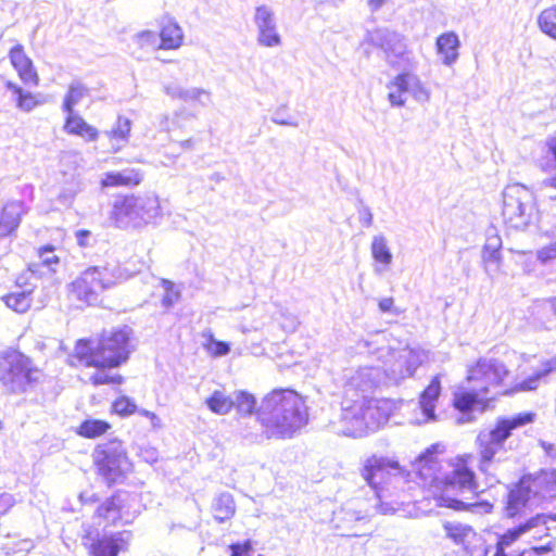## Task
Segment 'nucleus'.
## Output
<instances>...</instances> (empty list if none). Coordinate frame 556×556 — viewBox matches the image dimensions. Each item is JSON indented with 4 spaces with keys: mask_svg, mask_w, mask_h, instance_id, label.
<instances>
[{
    "mask_svg": "<svg viewBox=\"0 0 556 556\" xmlns=\"http://www.w3.org/2000/svg\"><path fill=\"white\" fill-rule=\"evenodd\" d=\"M307 421L304 400L289 389L271 391L256 410V422L261 427V437L265 439H291Z\"/></svg>",
    "mask_w": 556,
    "mask_h": 556,
    "instance_id": "obj_1",
    "label": "nucleus"
},
{
    "mask_svg": "<svg viewBox=\"0 0 556 556\" xmlns=\"http://www.w3.org/2000/svg\"><path fill=\"white\" fill-rule=\"evenodd\" d=\"M533 417L532 413H522L511 418L500 419L493 429L480 431L477 435V468L489 484L501 483L507 477L511 462L507 457H502L505 441L514 429L532 422Z\"/></svg>",
    "mask_w": 556,
    "mask_h": 556,
    "instance_id": "obj_2",
    "label": "nucleus"
},
{
    "mask_svg": "<svg viewBox=\"0 0 556 556\" xmlns=\"http://www.w3.org/2000/svg\"><path fill=\"white\" fill-rule=\"evenodd\" d=\"M362 477L375 490L376 508L382 515L399 513L408 500L403 488L407 480L396 460L374 455L365 462Z\"/></svg>",
    "mask_w": 556,
    "mask_h": 556,
    "instance_id": "obj_3",
    "label": "nucleus"
},
{
    "mask_svg": "<svg viewBox=\"0 0 556 556\" xmlns=\"http://www.w3.org/2000/svg\"><path fill=\"white\" fill-rule=\"evenodd\" d=\"M508 376L505 364L496 358H480L468 369L466 391L454 395L455 407L466 413L476 404L493 400L500 394V387Z\"/></svg>",
    "mask_w": 556,
    "mask_h": 556,
    "instance_id": "obj_4",
    "label": "nucleus"
},
{
    "mask_svg": "<svg viewBox=\"0 0 556 556\" xmlns=\"http://www.w3.org/2000/svg\"><path fill=\"white\" fill-rule=\"evenodd\" d=\"M131 329L125 326L103 333L98 342L81 339L74 348L73 358L87 367H118L128 359L131 352Z\"/></svg>",
    "mask_w": 556,
    "mask_h": 556,
    "instance_id": "obj_5",
    "label": "nucleus"
},
{
    "mask_svg": "<svg viewBox=\"0 0 556 556\" xmlns=\"http://www.w3.org/2000/svg\"><path fill=\"white\" fill-rule=\"evenodd\" d=\"M556 502V483L545 475L525 476L508 492L504 511L506 517L516 518L538 508L540 513H554L549 508Z\"/></svg>",
    "mask_w": 556,
    "mask_h": 556,
    "instance_id": "obj_6",
    "label": "nucleus"
},
{
    "mask_svg": "<svg viewBox=\"0 0 556 556\" xmlns=\"http://www.w3.org/2000/svg\"><path fill=\"white\" fill-rule=\"evenodd\" d=\"M162 217L159 197L153 192L117 197L112 205L110 219L121 229L142 228Z\"/></svg>",
    "mask_w": 556,
    "mask_h": 556,
    "instance_id": "obj_7",
    "label": "nucleus"
},
{
    "mask_svg": "<svg viewBox=\"0 0 556 556\" xmlns=\"http://www.w3.org/2000/svg\"><path fill=\"white\" fill-rule=\"evenodd\" d=\"M502 215L508 227L526 229L535 215L533 192L520 184L507 186L503 191Z\"/></svg>",
    "mask_w": 556,
    "mask_h": 556,
    "instance_id": "obj_8",
    "label": "nucleus"
},
{
    "mask_svg": "<svg viewBox=\"0 0 556 556\" xmlns=\"http://www.w3.org/2000/svg\"><path fill=\"white\" fill-rule=\"evenodd\" d=\"M92 456L99 475L109 485L122 481L131 469V463L119 440L99 444Z\"/></svg>",
    "mask_w": 556,
    "mask_h": 556,
    "instance_id": "obj_9",
    "label": "nucleus"
},
{
    "mask_svg": "<svg viewBox=\"0 0 556 556\" xmlns=\"http://www.w3.org/2000/svg\"><path fill=\"white\" fill-rule=\"evenodd\" d=\"M117 276L108 266H92L84 270L70 286V293L80 302L93 304L105 289L113 287Z\"/></svg>",
    "mask_w": 556,
    "mask_h": 556,
    "instance_id": "obj_10",
    "label": "nucleus"
},
{
    "mask_svg": "<svg viewBox=\"0 0 556 556\" xmlns=\"http://www.w3.org/2000/svg\"><path fill=\"white\" fill-rule=\"evenodd\" d=\"M39 370L33 366L30 358L12 353L5 359V367L0 376V387L9 393H22L38 380Z\"/></svg>",
    "mask_w": 556,
    "mask_h": 556,
    "instance_id": "obj_11",
    "label": "nucleus"
},
{
    "mask_svg": "<svg viewBox=\"0 0 556 556\" xmlns=\"http://www.w3.org/2000/svg\"><path fill=\"white\" fill-rule=\"evenodd\" d=\"M554 523H556V513H535L534 516L508 529L500 536L494 556L509 555L511 553L508 551L509 547L526 533L533 532L534 539L549 536L548 532L554 529Z\"/></svg>",
    "mask_w": 556,
    "mask_h": 556,
    "instance_id": "obj_12",
    "label": "nucleus"
},
{
    "mask_svg": "<svg viewBox=\"0 0 556 556\" xmlns=\"http://www.w3.org/2000/svg\"><path fill=\"white\" fill-rule=\"evenodd\" d=\"M364 409V397H343L341 413L338 419L329 421L328 428L340 435H366L369 431Z\"/></svg>",
    "mask_w": 556,
    "mask_h": 556,
    "instance_id": "obj_13",
    "label": "nucleus"
},
{
    "mask_svg": "<svg viewBox=\"0 0 556 556\" xmlns=\"http://www.w3.org/2000/svg\"><path fill=\"white\" fill-rule=\"evenodd\" d=\"M368 40L384 52L386 60L391 66L404 68L410 64V52L400 34L381 28L370 33Z\"/></svg>",
    "mask_w": 556,
    "mask_h": 556,
    "instance_id": "obj_14",
    "label": "nucleus"
},
{
    "mask_svg": "<svg viewBox=\"0 0 556 556\" xmlns=\"http://www.w3.org/2000/svg\"><path fill=\"white\" fill-rule=\"evenodd\" d=\"M427 359V352L419 348H404L392 352L390 364L384 369L388 378L400 382L412 377L417 368Z\"/></svg>",
    "mask_w": 556,
    "mask_h": 556,
    "instance_id": "obj_15",
    "label": "nucleus"
},
{
    "mask_svg": "<svg viewBox=\"0 0 556 556\" xmlns=\"http://www.w3.org/2000/svg\"><path fill=\"white\" fill-rule=\"evenodd\" d=\"M253 23L256 27V41L265 48L281 46L282 39L278 31V25L274 10L266 4L257 5L253 15Z\"/></svg>",
    "mask_w": 556,
    "mask_h": 556,
    "instance_id": "obj_16",
    "label": "nucleus"
},
{
    "mask_svg": "<svg viewBox=\"0 0 556 556\" xmlns=\"http://www.w3.org/2000/svg\"><path fill=\"white\" fill-rule=\"evenodd\" d=\"M380 370L375 367H364L345 375L343 397L368 399L369 393L379 383Z\"/></svg>",
    "mask_w": 556,
    "mask_h": 556,
    "instance_id": "obj_17",
    "label": "nucleus"
},
{
    "mask_svg": "<svg viewBox=\"0 0 556 556\" xmlns=\"http://www.w3.org/2000/svg\"><path fill=\"white\" fill-rule=\"evenodd\" d=\"M137 505L138 500L136 495L127 492H118L99 506L97 513L100 517L109 521L116 522L117 520H122L128 523L137 514V509H132Z\"/></svg>",
    "mask_w": 556,
    "mask_h": 556,
    "instance_id": "obj_18",
    "label": "nucleus"
},
{
    "mask_svg": "<svg viewBox=\"0 0 556 556\" xmlns=\"http://www.w3.org/2000/svg\"><path fill=\"white\" fill-rule=\"evenodd\" d=\"M364 412L367 417L368 431L374 432L388 424L394 404L387 399H364Z\"/></svg>",
    "mask_w": 556,
    "mask_h": 556,
    "instance_id": "obj_19",
    "label": "nucleus"
},
{
    "mask_svg": "<svg viewBox=\"0 0 556 556\" xmlns=\"http://www.w3.org/2000/svg\"><path fill=\"white\" fill-rule=\"evenodd\" d=\"M163 91L172 99H179L187 103H198L207 106L212 102L211 92L204 88H184L176 83H168L163 86Z\"/></svg>",
    "mask_w": 556,
    "mask_h": 556,
    "instance_id": "obj_20",
    "label": "nucleus"
},
{
    "mask_svg": "<svg viewBox=\"0 0 556 556\" xmlns=\"http://www.w3.org/2000/svg\"><path fill=\"white\" fill-rule=\"evenodd\" d=\"M9 55L22 81L26 85L37 86L39 83L38 74L31 60L25 54L23 47L21 45L14 46Z\"/></svg>",
    "mask_w": 556,
    "mask_h": 556,
    "instance_id": "obj_21",
    "label": "nucleus"
},
{
    "mask_svg": "<svg viewBox=\"0 0 556 556\" xmlns=\"http://www.w3.org/2000/svg\"><path fill=\"white\" fill-rule=\"evenodd\" d=\"M393 85L410 93L418 103H428L431 98V91L416 76L409 73L399 74L393 79Z\"/></svg>",
    "mask_w": 556,
    "mask_h": 556,
    "instance_id": "obj_22",
    "label": "nucleus"
},
{
    "mask_svg": "<svg viewBox=\"0 0 556 556\" xmlns=\"http://www.w3.org/2000/svg\"><path fill=\"white\" fill-rule=\"evenodd\" d=\"M143 174L136 168H125L119 172L105 173L101 179L103 188L135 187L141 184Z\"/></svg>",
    "mask_w": 556,
    "mask_h": 556,
    "instance_id": "obj_23",
    "label": "nucleus"
},
{
    "mask_svg": "<svg viewBox=\"0 0 556 556\" xmlns=\"http://www.w3.org/2000/svg\"><path fill=\"white\" fill-rule=\"evenodd\" d=\"M23 204L18 201L7 203L0 212V237L12 233L20 225Z\"/></svg>",
    "mask_w": 556,
    "mask_h": 556,
    "instance_id": "obj_24",
    "label": "nucleus"
},
{
    "mask_svg": "<svg viewBox=\"0 0 556 556\" xmlns=\"http://www.w3.org/2000/svg\"><path fill=\"white\" fill-rule=\"evenodd\" d=\"M459 38L454 31L440 35L437 39V51L442 55L444 65L451 66L458 59Z\"/></svg>",
    "mask_w": 556,
    "mask_h": 556,
    "instance_id": "obj_25",
    "label": "nucleus"
},
{
    "mask_svg": "<svg viewBox=\"0 0 556 556\" xmlns=\"http://www.w3.org/2000/svg\"><path fill=\"white\" fill-rule=\"evenodd\" d=\"M434 450L435 446L428 448L425 453L418 456L413 465L414 470L426 481H433L438 479L437 473L440 470V463Z\"/></svg>",
    "mask_w": 556,
    "mask_h": 556,
    "instance_id": "obj_26",
    "label": "nucleus"
},
{
    "mask_svg": "<svg viewBox=\"0 0 556 556\" xmlns=\"http://www.w3.org/2000/svg\"><path fill=\"white\" fill-rule=\"evenodd\" d=\"M64 130L70 135L79 136L87 141H96L99 137L98 129L74 112L67 113Z\"/></svg>",
    "mask_w": 556,
    "mask_h": 556,
    "instance_id": "obj_27",
    "label": "nucleus"
},
{
    "mask_svg": "<svg viewBox=\"0 0 556 556\" xmlns=\"http://www.w3.org/2000/svg\"><path fill=\"white\" fill-rule=\"evenodd\" d=\"M448 484L457 486L463 492L478 493L475 472L466 464L458 465L447 478Z\"/></svg>",
    "mask_w": 556,
    "mask_h": 556,
    "instance_id": "obj_28",
    "label": "nucleus"
},
{
    "mask_svg": "<svg viewBox=\"0 0 556 556\" xmlns=\"http://www.w3.org/2000/svg\"><path fill=\"white\" fill-rule=\"evenodd\" d=\"M441 392V382L440 377L435 376L429 386L421 393L419 405L422 410V414L426 416V420H434V408L435 401L438 400Z\"/></svg>",
    "mask_w": 556,
    "mask_h": 556,
    "instance_id": "obj_29",
    "label": "nucleus"
},
{
    "mask_svg": "<svg viewBox=\"0 0 556 556\" xmlns=\"http://www.w3.org/2000/svg\"><path fill=\"white\" fill-rule=\"evenodd\" d=\"M91 96V90L80 80H73L64 97L62 109L66 113L74 112V108Z\"/></svg>",
    "mask_w": 556,
    "mask_h": 556,
    "instance_id": "obj_30",
    "label": "nucleus"
},
{
    "mask_svg": "<svg viewBox=\"0 0 556 556\" xmlns=\"http://www.w3.org/2000/svg\"><path fill=\"white\" fill-rule=\"evenodd\" d=\"M214 518L218 522H225L231 519L236 513L233 496L228 492L218 494L212 504Z\"/></svg>",
    "mask_w": 556,
    "mask_h": 556,
    "instance_id": "obj_31",
    "label": "nucleus"
},
{
    "mask_svg": "<svg viewBox=\"0 0 556 556\" xmlns=\"http://www.w3.org/2000/svg\"><path fill=\"white\" fill-rule=\"evenodd\" d=\"M440 506H445L453 508L455 510H469L475 514H490L493 509V505L488 501L475 502V503H465L463 501L456 498H440Z\"/></svg>",
    "mask_w": 556,
    "mask_h": 556,
    "instance_id": "obj_32",
    "label": "nucleus"
},
{
    "mask_svg": "<svg viewBox=\"0 0 556 556\" xmlns=\"http://www.w3.org/2000/svg\"><path fill=\"white\" fill-rule=\"evenodd\" d=\"M370 252L372 258L383 265L389 266L392 263L393 256L391 253V250L388 245V240L383 235H376L372 238L371 244H370Z\"/></svg>",
    "mask_w": 556,
    "mask_h": 556,
    "instance_id": "obj_33",
    "label": "nucleus"
},
{
    "mask_svg": "<svg viewBox=\"0 0 556 556\" xmlns=\"http://www.w3.org/2000/svg\"><path fill=\"white\" fill-rule=\"evenodd\" d=\"M5 87L12 91V94L16 102V106L20 110L24 112H30L37 105L40 104L35 94L30 92H25L20 86L15 85L14 83L8 80L5 83Z\"/></svg>",
    "mask_w": 556,
    "mask_h": 556,
    "instance_id": "obj_34",
    "label": "nucleus"
},
{
    "mask_svg": "<svg viewBox=\"0 0 556 556\" xmlns=\"http://www.w3.org/2000/svg\"><path fill=\"white\" fill-rule=\"evenodd\" d=\"M443 529L448 539L455 544L463 545L468 542L469 538L475 535L472 527L460 522L446 521L443 525Z\"/></svg>",
    "mask_w": 556,
    "mask_h": 556,
    "instance_id": "obj_35",
    "label": "nucleus"
},
{
    "mask_svg": "<svg viewBox=\"0 0 556 556\" xmlns=\"http://www.w3.org/2000/svg\"><path fill=\"white\" fill-rule=\"evenodd\" d=\"M182 30L176 23H167L163 26L160 38L162 49H177L182 42Z\"/></svg>",
    "mask_w": 556,
    "mask_h": 556,
    "instance_id": "obj_36",
    "label": "nucleus"
},
{
    "mask_svg": "<svg viewBox=\"0 0 556 556\" xmlns=\"http://www.w3.org/2000/svg\"><path fill=\"white\" fill-rule=\"evenodd\" d=\"M205 404L213 413L226 415L233 407V394L228 396L224 392L216 390L205 400Z\"/></svg>",
    "mask_w": 556,
    "mask_h": 556,
    "instance_id": "obj_37",
    "label": "nucleus"
},
{
    "mask_svg": "<svg viewBox=\"0 0 556 556\" xmlns=\"http://www.w3.org/2000/svg\"><path fill=\"white\" fill-rule=\"evenodd\" d=\"M31 291L23 290L12 292L2 298L8 307L16 313H25L31 305Z\"/></svg>",
    "mask_w": 556,
    "mask_h": 556,
    "instance_id": "obj_38",
    "label": "nucleus"
},
{
    "mask_svg": "<svg viewBox=\"0 0 556 556\" xmlns=\"http://www.w3.org/2000/svg\"><path fill=\"white\" fill-rule=\"evenodd\" d=\"M556 359L549 361L543 365L542 369L536 370L529 378L515 387L516 391H532L538 388L539 381L556 368Z\"/></svg>",
    "mask_w": 556,
    "mask_h": 556,
    "instance_id": "obj_39",
    "label": "nucleus"
},
{
    "mask_svg": "<svg viewBox=\"0 0 556 556\" xmlns=\"http://www.w3.org/2000/svg\"><path fill=\"white\" fill-rule=\"evenodd\" d=\"M256 406V400L253 394L247 391H235L233 392V407L242 416H250Z\"/></svg>",
    "mask_w": 556,
    "mask_h": 556,
    "instance_id": "obj_40",
    "label": "nucleus"
},
{
    "mask_svg": "<svg viewBox=\"0 0 556 556\" xmlns=\"http://www.w3.org/2000/svg\"><path fill=\"white\" fill-rule=\"evenodd\" d=\"M538 25L542 33L556 40V5L540 13Z\"/></svg>",
    "mask_w": 556,
    "mask_h": 556,
    "instance_id": "obj_41",
    "label": "nucleus"
},
{
    "mask_svg": "<svg viewBox=\"0 0 556 556\" xmlns=\"http://www.w3.org/2000/svg\"><path fill=\"white\" fill-rule=\"evenodd\" d=\"M109 429L110 425L106 421L88 419L79 426L78 434L85 438H97L105 433Z\"/></svg>",
    "mask_w": 556,
    "mask_h": 556,
    "instance_id": "obj_42",
    "label": "nucleus"
},
{
    "mask_svg": "<svg viewBox=\"0 0 556 556\" xmlns=\"http://www.w3.org/2000/svg\"><path fill=\"white\" fill-rule=\"evenodd\" d=\"M206 338L205 349L215 356H225L230 352V345L227 342L216 340L211 331L203 334Z\"/></svg>",
    "mask_w": 556,
    "mask_h": 556,
    "instance_id": "obj_43",
    "label": "nucleus"
},
{
    "mask_svg": "<svg viewBox=\"0 0 556 556\" xmlns=\"http://www.w3.org/2000/svg\"><path fill=\"white\" fill-rule=\"evenodd\" d=\"M80 190H81V187L77 180L73 179V180L66 182L62 187V189L58 195L59 203H61L64 206H70L73 203L75 197L80 192Z\"/></svg>",
    "mask_w": 556,
    "mask_h": 556,
    "instance_id": "obj_44",
    "label": "nucleus"
},
{
    "mask_svg": "<svg viewBox=\"0 0 556 556\" xmlns=\"http://www.w3.org/2000/svg\"><path fill=\"white\" fill-rule=\"evenodd\" d=\"M131 129V122L129 118L118 116L115 126L106 132L110 138L122 140L126 142Z\"/></svg>",
    "mask_w": 556,
    "mask_h": 556,
    "instance_id": "obj_45",
    "label": "nucleus"
},
{
    "mask_svg": "<svg viewBox=\"0 0 556 556\" xmlns=\"http://www.w3.org/2000/svg\"><path fill=\"white\" fill-rule=\"evenodd\" d=\"M98 370L90 375L89 381L93 386H101V384H119L123 382V377L121 375H111L108 371H105L106 368H97Z\"/></svg>",
    "mask_w": 556,
    "mask_h": 556,
    "instance_id": "obj_46",
    "label": "nucleus"
},
{
    "mask_svg": "<svg viewBox=\"0 0 556 556\" xmlns=\"http://www.w3.org/2000/svg\"><path fill=\"white\" fill-rule=\"evenodd\" d=\"M482 261L484 263L485 271L489 275H493L500 270L501 267V253L500 251H482Z\"/></svg>",
    "mask_w": 556,
    "mask_h": 556,
    "instance_id": "obj_47",
    "label": "nucleus"
},
{
    "mask_svg": "<svg viewBox=\"0 0 556 556\" xmlns=\"http://www.w3.org/2000/svg\"><path fill=\"white\" fill-rule=\"evenodd\" d=\"M39 260L40 264L48 268L49 273H54V265L59 264V257L54 254V248L51 245L43 247L39 249Z\"/></svg>",
    "mask_w": 556,
    "mask_h": 556,
    "instance_id": "obj_48",
    "label": "nucleus"
},
{
    "mask_svg": "<svg viewBox=\"0 0 556 556\" xmlns=\"http://www.w3.org/2000/svg\"><path fill=\"white\" fill-rule=\"evenodd\" d=\"M94 556H117L119 553L116 543L110 538H104L94 546Z\"/></svg>",
    "mask_w": 556,
    "mask_h": 556,
    "instance_id": "obj_49",
    "label": "nucleus"
},
{
    "mask_svg": "<svg viewBox=\"0 0 556 556\" xmlns=\"http://www.w3.org/2000/svg\"><path fill=\"white\" fill-rule=\"evenodd\" d=\"M113 409L116 414L128 416L137 410V406L132 400L127 396H121L113 403Z\"/></svg>",
    "mask_w": 556,
    "mask_h": 556,
    "instance_id": "obj_50",
    "label": "nucleus"
},
{
    "mask_svg": "<svg viewBox=\"0 0 556 556\" xmlns=\"http://www.w3.org/2000/svg\"><path fill=\"white\" fill-rule=\"evenodd\" d=\"M162 287L165 290V294L162 299V304L163 306L168 308L178 301L180 293L174 290V283L169 280L163 279Z\"/></svg>",
    "mask_w": 556,
    "mask_h": 556,
    "instance_id": "obj_51",
    "label": "nucleus"
},
{
    "mask_svg": "<svg viewBox=\"0 0 556 556\" xmlns=\"http://www.w3.org/2000/svg\"><path fill=\"white\" fill-rule=\"evenodd\" d=\"M553 541L549 540L546 544L540 546H533L528 549H523L522 552L516 553L513 552L509 555L504 556H542L553 549Z\"/></svg>",
    "mask_w": 556,
    "mask_h": 556,
    "instance_id": "obj_52",
    "label": "nucleus"
},
{
    "mask_svg": "<svg viewBox=\"0 0 556 556\" xmlns=\"http://www.w3.org/2000/svg\"><path fill=\"white\" fill-rule=\"evenodd\" d=\"M389 94L388 99L392 106H404L405 105V98L403 97V93L406 92V90H402L399 86L393 85V80L389 83Z\"/></svg>",
    "mask_w": 556,
    "mask_h": 556,
    "instance_id": "obj_53",
    "label": "nucleus"
},
{
    "mask_svg": "<svg viewBox=\"0 0 556 556\" xmlns=\"http://www.w3.org/2000/svg\"><path fill=\"white\" fill-rule=\"evenodd\" d=\"M492 233H489L486 237V241L484 243L483 250L486 251H500L502 248V239L501 237L495 232V230H491Z\"/></svg>",
    "mask_w": 556,
    "mask_h": 556,
    "instance_id": "obj_54",
    "label": "nucleus"
},
{
    "mask_svg": "<svg viewBox=\"0 0 556 556\" xmlns=\"http://www.w3.org/2000/svg\"><path fill=\"white\" fill-rule=\"evenodd\" d=\"M538 258L542 263H546L556 258V241L538 251Z\"/></svg>",
    "mask_w": 556,
    "mask_h": 556,
    "instance_id": "obj_55",
    "label": "nucleus"
},
{
    "mask_svg": "<svg viewBox=\"0 0 556 556\" xmlns=\"http://www.w3.org/2000/svg\"><path fill=\"white\" fill-rule=\"evenodd\" d=\"M131 539L130 532L124 531L118 532L112 536H110V540L114 541L116 543V546L118 547V551H123L127 544L129 543Z\"/></svg>",
    "mask_w": 556,
    "mask_h": 556,
    "instance_id": "obj_56",
    "label": "nucleus"
},
{
    "mask_svg": "<svg viewBox=\"0 0 556 556\" xmlns=\"http://www.w3.org/2000/svg\"><path fill=\"white\" fill-rule=\"evenodd\" d=\"M231 556H248V553L252 549L251 541H245L243 544H231Z\"/></svg>",
    "mask_w": 556,
    "mask_h": 556,
    "instance_id": "obj_57",
    "label": "nucleus"
},
{
    "mask_svg": "<svg viewBox=\"0 0 556 556\" xmlns=\"http://www.w3.org/2000/svg\"><path fill=\"white\" fill-rule=\"evenodd\" d=\"M343 514H344L343 519L346 520L348 522L363 521V520H366L368 517V514H366V513H362V511L350 509V508L344 509Z\"/></svg>",
    "mask_w": 556,
    "mask_h": 556,
    "instance_id": "obj_58",
    "label": "nucleus"
},
{
    "mask_svg": "<svg viewBox=\"0 0 556 556\" xmlns=\"http://www.w3.org/2000/svg\"><path fill=\"white\" fill-rule=\"evenodd\" d=\"M15 501L13 495L9 493L0 494V514H5L13 505Z\"/></svg>",
    "mask_w": 556,
    "mask_h": 556,
    "instance_id": "obj_59",
    "label": "nucleus"
},
{
    "mask_svg": "<svg viewBox=\"0 0 556 556\" xmlns=\"http://www.w3.org/2000/svg\"><path fill=\"white\" fill-rule=\"evenodd\" d=\"M359 213V222L366 226L370 227L372 225V213L368 206H363L358 211Z\"/></svg>",
    "mask_w": 556,
    "mask_h": 556,
    "instance_id": "obj_60",
    "label": "nucleus"
},
{
    "mask_svg": "<svg viewBox=\"0 0 556 556\" xmlns=\"http://www.w3.org/2000/svg\"><path fill=\"white\" fill-rule=\"evenodd\" d=\"M271 122L277 124V125H282V126H292V127H296L298 126L296 122L283 118V116L280 115V110H277L274 113V115L271 116Z\"/></svg>",
    "mask_w": 556,
    "mask_h": 556,
    "instance_id": "obj_61",
    "label": "nucleus"
},
{
    "mask_svg": "<svg viewBox=\"0 0 556 556\" xmlns=\"http://www.w3.org/2000/svg\"><path fill=\"white\" fill-rule=\"evenodd\" d=\"M192 117H194V115L189 113V112H187L185 109L176 111L174 119H173V125H175L176 127H181L180 119H185L186 121V119H189V118H192Z\"/></svg>",
    "mask_w": 556,
    "mask_h": 556,
    "instance_id": "obj_62",
    "label": "nucleus"
},
{
    "mask_svg": "<svg viewBox=\"0 0 556 556\" xmlns=\"http://www.w3.org/2000/svg\"><path fill=\"white\" fill-rule=\"evenodd\" d=\"M139 414H141L142 416H146L148 417V419L151 420V425L154 429H159L161 428V419L152 412L150 410H147V409H140L138 410Z\"/></svg>",
    "mask_w": 556,
    "mask_h": 556,
    "instance_id": "obj_63",
    "label": "nucleus"
},
{
    "mask_svg": "<svg viewBox=\"0 0 556 556\" xmlns=\"http://www.w3.org/2000/svg\"><path fill=\"white\" fill-rule=\"evenodd\" d=\"M90 235H91L90 231L85 230V229L76 231V240H77L78 244L80 247H87L89 244L88 239H89Z\"/></svg>",
    "mask_w": 556,
    "mask_h": 556,
    "instance_id": "obj_64",
    "label": "nucleus"
}]
</instances>
